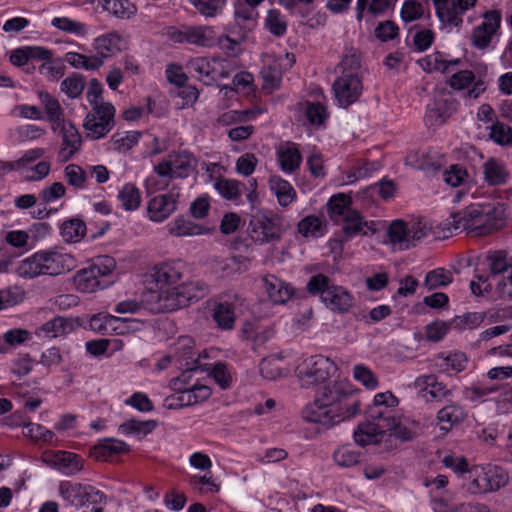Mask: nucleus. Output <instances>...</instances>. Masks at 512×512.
<instances>
[{"instance_id":"1","label":"nucleus","mask_w":512,"mask_h":512,"mask_svg":"<svg viewBox=\"0 0 512 512\" xmlns=\"http://www.w3.org/2000/svg\"><path fill=\"white\" fill-rule=\"evenodd\" d=\"M336 371L327 357L315 355L304 359L296 368V376L304 388L323 385L321 392L302 410V418L310 423L333 427L350 420L360 412V401L344 381H330Z\"/></svg>"},{"instance_id":"2","label":"nucleus","mask_w":512,"mask_h":512,"mask_svg":"<svg viewBox=\"0 0 512 512\" xmlns=\"http://www.w3.org/2000/svg\"><path fill=\"white\" fill-rule=\"evenodd\" d=\"M186 266L180 260L155 264L148 277L152 286L142 295V305L152 313L173 312L206 293L199 282L184 281Z\"/></svg>"},{"instance_id":"3","label":"nucleus","mask_w":512,"mask_h":512,"mask_svg":"<svg viewBox=\"0 0 512 512\" xmlns=\"http://www.w3.org/2000/svg\"><path fill=\"white\" fill-rule=\"evenodd\" d=\"M78 266L76 258L62 249L52 247L39 250L20 261L16 272L20 277L32 279L38 276H58Z\"/></svg>"},{"instance_id":"4","label":"nucleus","mask_w":512,"mask_h":512,"mask_svg":"<svg viewBox=\"0 0 512 512\" xmlns=\"http://www.w3.org/2000/svg\"><path fill=\"white\" fill-rule=\"evenodd\" d=\"M307 290L312 295H319L324 305L333 312L344 314L353 306L352 294L324 274L312 276L307 283Z\"/></svg>"},{"instance_id":"5","label":"nucleus","mask_w":512,"mask_h":512,"mask_svg":"<svg viewBox=\"0 0 512 512\" xmlns=\"http://www.w3.org/2000/svg\"><path fill=\"white\" fill-rule=\"evenodd\" d=\"M181 370V375L172 378L169 383L170 388L178 393L177 396H171L166 399L167 406L170 409L194 405L208 399L211 395V390L208 386L198 383L197 380L191 383L192 373L200 369L183 368Z\"/></svg>"},{"instance_id":"6","label":"nucleus","mask_w":512,"mask_h":512,"mask_svg":"<svg viewBox=\"0 0 512 512\" xmlns=\"http://www.w3.org/2000/svg\"><path fill=\"white\" fill-rule=\"evenodd\" d=\"M508 482L507 471L499 466H474L468 471L463 486L469 494L480 495L495 492Z\"/></svg>"},{"instance_id":"7","label":"nucleus","mask_w":512,"mask_h":512,"mask_svg":"<svg viewBox=\"0 0 512 512\" xmlns=\"http://www.w3.org/2000/svg\"><path fill=\"white\" fill-rule=\"evenodd\" d=\"M115 268L116 261L113 257L100 256L89 267L81 269L75 274L74 285L78 291L83 293H93L104 289L110 285V282L104 278L110 275Z\"/></svg>"},{"instance_id":"8","label":"nucleus","mask_w":512,"mask_h":512,"mask_svg":"<svg viewBox=\"0 0 512 512\" xmlns=\"http://www.w3.org/2000/svg\"><path fill=\"white\" fill-rule=\"evenodd\" d=\"M431 232V227L425 220L403 221L395 220L388 228L391 244L401 250L414 247Z\"/></svg>"},{"instance_id":"9","label":"nucleus","mask_w":512,"mask_h":512,"mask_svg":"<svg viewBox=\"0 0 512 512\" xmlns=\"http://www.w3.org/2000/svg\"><path fill=\"white\" fill-rule=\"evenodd\" d=\"M58 491L64 501L77 507H83L86 504L98 505L106 501L103 492L88 484L62 481Z\"/></svg>"},{"instance_id":"10","label":"nucleus","mask_w":512,"mask_h":512,"mask_svg":"<svg viewBox=\"0 0 512 512\" xmlns=\"http://www.w3.org/2000/svg\"><path fill=\"white\" fill-rule=\"evenodd\" d=\"M197 167L194 155L183 150L172 152L167 158L154 167V171L160 177L187 178Z\"/></svg>"},{"instance_id":"11","label":"nucleus","mask_w":512,"mask_h":512,"mask_svg":"<svg viewBox=\"0 0 512 512\" xmlns=\"http://www.w3.org/2000/svg\"><path fill=\"white\" fill-rule=\"evenodd\" d=\"M477 0H433L436 15L441 26L447 31L459 28L463 14L473 8Z\"/></svg>"},{"instance_id":"12","label":"nucleus","mask_w":512,"mask_h":512,"mask_svg":"<svg viewBox=\"0 0 512 512\" xmlns=\"http://www.w3.org/2000/svg\"><path fill=\"white\" fill-rule=\"evenodd\" d=\"M115 108L110 104L92 107L86 115L83 127L91 139H100L114 127Z\"/></svg>"},{"instance_id":"13","label":"nucleus","mask_w":512,"mask_h":512,"mask_svg":"<svg viewBox=\"0 0 512 512\" xmlns=\"http://www.w3.org/2000/svg\"><path fill=\"white\" fill-rule=\"evenodd\" d=\"M174 367L177 369H201L208 370L207 365L201 363L202 357H207L206 351L202 353L195 351V342L191 337H180L174 345L173 351Z\"/></svg>"},{"instance_id":"14","label":"nucleus","mask_w":512,"mask_h":512,"mask_svg":"<svg viewBox=\"0 0 512 512\" xmlns=\"http://www.w3.org/2000/svg\"><path fill=\"white\" fill-rule=\"evenodd\" d=\"M332 90L337 104L347 108L355 103L363 92L361 76L356 74L338 75L332 85Z\"/></svg>"},{"instance_id":"15","label":"nucleus","mask_w":512,"mask_h":512,"mask_svg":"<svg viewBox=\"0 0 512 512\" xmlns=\"http://www.w3.org/2000/svg\"><path fill=\"white\" fill-rule=\"evenodd\" d=\"M504 222L505 214L501 205L483 204L469 235L474 237L489 235L501 229Z\"/></svg>"},{"instance_id":"16","label":"nucleus","mask_w":512,"mask_h":512,"mask_svg":"<svg viewBox=\"0 0 512 512\" xmlns=\"http://www.w3.org/2000/svg\"><path fill=\"white\" fill-rule=\"evenodd\" d=\"M250 238L259 244L269 243L280 239L281 230L272 217L265 214L253 215L249 222Z\"/></svg>"},{"instance_id":"17","label":"nucleus","mask_w":512,"mask_h":512,"mask_svg":"<svg viewBox=\"0 0 512 512\" xmlns=\"http://www.w3.org/2000/svg\"><path fill=\"white\" fill-rule=\"evenodd\" d=\"M240 306L241 299L237 294L222 295L215 304L212 313L217 326L224 330L233 329Z\"/></svg>"},{"instance_id":"18","label":"nucleus","mask_w":512,"mask_h":512,"mask_svg":"<svg viewBox=\"0 0 512 512\" xmlns=\"http://www.w3.org/2000/svg\"><path fill=\"white\" fill-rule=\"evenodd\" d=\"M56 131H52L61 137V146L58 151V161L65 163L72 159L82 146V138L73 123L67 121L62 123Z\"/></svg>"},{"instance_id":"19","label":"nucleus","mask_w":512,"mask_h":512,"mask_svg":"<svg viewBox=\"0 0 512 512\" xmlns=\"http://www.w3.org/2000/svg\"><path fill=\"white\" fill-rule=\"evenodd\" d=\"M393 424L381 419H370L359 424L354 431L353 438L356 444L365 447L371 444L379 443L384 435L390 431Z\"/></svg>"},{"instance_id":"20","label":"nucleus","mask_w":512,"mask_h":512,"mask_svg":"<svg viewBox=\"0 0 512 512\" xmlns=\"http://www.w3.org/2000/svg\"><path fill=\"white\" fill-rule=\"evenodd\" d=\"M501 23V14L497 10H491L484 14L481 24L476 26L472 32V43L479 49L486 48L499 29Z\"/></svg>"},{"instance_id":"21","label":"nucleus","mask_w":512,"mask_h":512,"mask_svg":"<svg viewBox=\"0 0 512 512\" xmlns=\"http://www.w3.org/2000/svg\"><path fill=\"white\" fill-rule=\"evenodd\" d=\"M482 205L483 204H471L461 212L452 213L450 219L442 224L445 226L443 229V237L451 236L453 231L458 229L466 231L469 235L476 222V218L480 213Z\"/></svg>"},{"instance_id":"22","label":"nucleus","mask_w":512,"mask_h":512,"mask_svg":"<svg viewBox=\"0 0 512 512\" xmlns=\"http://www.w3.org/2000/svg\"><path fill=\"white\" fill-rule=\"evenodd\" d=\"M448 84L454 90L468 88L465 96L470 99H477L486 90L485 82L482 79H476L475 74L470 70H461L454 73Z\"/></svg>"},{"instance_id":"23","label":"nucleus","mask_w":512,"mask_h":512,"mask_svg":"<svg viewBox=\"0 0 512 512\" xmlns=\"http://www.w3.org/2000/svg\"><path fill=\"white\" fill-rule=\"evenodd\" d=\"M173 39L180 43H189L197 46H212L215 40L214 30L209 26L185 27L173 35Z\"/></svg>"},{"instance_id":"24","label":"nucleus","mask_w":512,"mask_h":512,"mask_svg":"<svg viewBox=\"0 0 512 512\" xmlns=\"http://www.w3.org/2000/svg\"><path fill=\"white\" fill-rule=\"evenodd\" d=\"M398 405V399L392 392L377 393L374 396L373 404L368 409L370 419H381L393 424V411L391 408Z\"/></svg>"},{"instance_id":"25","label":"nucleus","mask_w":512,"mask_h":512,"mask_svg":"<svg viewBox=\"0 0 512 512\" xmlns=\"http://www.w3.org/2000/svg\"><path fill=\"white\" fill-rule=\"evenodd\" d=\"M456 110L451 97L435 98L427 107L425 121L429 126H440Z\"/></svg>"},{"instance_id":"26","label":"nucleus","mask_w":512,"mask_h":512,"mask_svg":"<svg viewBox=\"0 0 512 512\" xmlns=\"http://www.w3.org/2000/svg\"><path fill=\"white\" fill-rule=\"evenodd\" d=\"M176 206L177 201L172 193L158 195L148 202V217L154 222H162L176 210Z\"/></svg>"},{"instance_id":"27","label":"nucleus","mask_w":512,"mask_h":512,"mask_svg":"<svg viewBox=\"0 0 512 512\" xmlns=\"http://www.w3.org/2000/svg\"><path fill=\"white\" fill-rule=\"evenodd\" d=\"M263 67L260 74L263 79L264 89H276L279 87L282 79V61L280 58L272 54L265 53L262 55Z\"/></svg>"},{"instance_id":"28","label":"nucleus","mask_w":512,"mask_h":512,"mask_svg":"<svg viewBox=\"0 0 512 512\" xmlns=\"http://www.w3.org/2000/svg\"><path fill=\"white\" fill-rule=\"evenodd\" d=\"M277 160L284 173L291 174L299 169L302 155L297 144L286 142L277 149Z\"/></svg>"},{"instance_id":"29","label":"nucleus","mask_w":512,"mask_h":512,"mask_svg":"<svg viewBox=\"0 0 512 512\" xmlns=\"http://www.w3.org/2000/svg\"><path fill=\"white\" fill-rule=\"evenodd\" d=\"M468 359L463 352L455 351L447 355L441 353L434 358L437 371L448 375L456 374L466 368Z\"/></svg>"},{"instance_id":"30","label":"nucleus","mask_w":512,"mask_h":512,"mask_svg":"<svg viewBox=\"0 0 512 512\" xmlns=\"http://www.w3.org/2000/svg\"><path fill=\"white\" fill-rule=\"evenodd\" d=\"M129 445L118 439L106 438L99 441L91 450V456L99 461H108L111 457L129 452Z\"/></svg>"},{"instance_id":"31","label":"nucleus","mask_w":512,"mask_h":512,"mask_svg":"<svg viewBox=\"0 0 512 512\" xmlns=\"http://www.w3.org/2000/svg\"><path fill=\"white\" fill-rule=\"evenodd\" d=\"M265 292L274 304L286 303L293 294V289L274 275H267L263 278Z\"/></svg>"},{"instance_id":"32","label":"nucleus","mask_w":512,"mask_h":512,"mask_svg":"<svg viewBox=\"0 0 512 512\" xmlns=\"http://www.w3.org/2000/svg\"><path fill=\"white\" fill-rule=\"evenodd\" d=\"M340 223H342V241H349L359 234L365 235V228L374 231L372 228L373 223L369 224L364 221L362 215L356 210L348 212V215Z\"/></svg>"},{"instance_id":"33","label":"nucleus","mask_w":512,"mask_h":512,"mask_svg":"<svg viewBox=\"0 0 512 512\" xmlns=\"http://www.w3.org/2000/svg\"><path fill=\"white\" fill-rule=\"evenodd\" d=\"M38 95L45 110L47 120L50 123L51 130L56 131L55 128H57L62 123L67 122L65 120L64 109L61 107L58 99L53 97L48 92L40 91Z\"/></svg>"},{"instance_id":"34","label":"nucleus","mask_w":512,"mask_h":512,"mask_svg":"<svg viewBox=\"0 0 512 512\" xmlns=\"http://www.w3.org/2000/svg\"><path fill=\"white\" fill-rule=\"evenodd\" d=\"M52 463L66 476H73L83 469V459L79 455L68 451H57L53 455Z\"/></svg>"},{"instance_id":"35","label":"nucleus","mask_w":512,"mask_h":512,"mask_svg":"<svg viewBox=\"0 0 512 512\" xmlns=\"http://www.w3.org/2000/svg\"><path fill=\"white\" fill-rule=\"evenodd\" d=\"M460 59H446L445 55L441 52H434L418 60L420 67L429 73L441 72L445 73L451 66L460 65Z\"/></svg>"},{"instance_id":"36","label":"nucleus","mask_w":512,"mask_h":512,"mask_svg":"<svg viewBox=\"0 0 512 512\" xmlns=\"http://www.w3.org/2000/svg\"><path fill=\"white\" fill-rule=\"evenodd\" d=\"M485 182L490 186H499L507 182L509 172L503 162L490 158L483 164Z\"/></svg>"},{"instance_id":"37","label":"nucleus","mask_w":512,"mask_h":512,"mask_svg":"<svg viewBox=\"0 0 512 512\" xmlns=\"http://www.w3.org/2000/svg\"><path fill=\"white\" fill-rule=\"evenodd\" d=\"M73 329V324L71 321L64 317H54L53 319L47 321L43 325H41L36 330V334L40 338H56L63 336Z\"/></svg>"},{"instance_id":"38","label":"nucleus","mask_w":512,"mask_h":512,"mask_svg":"<svg viewBox=\"0 0 512 512\" xmlns=\"http://www.w3.org/2000/svg\"><path fill=\"white\" fill-rule=\"evenodd\" d=\"M120 36L116 32H108L94 39L92 44L97 56H101L102 61L113 56L120 51Z\"/></svg>"},{"instance_id":"39","label":"nucleus","mask_w":512,"mask_h":512,"mask_svg":"<svg viewBox=\"0 0 512 512\" xmlns=\"http://www.w3.org/2000/svg\"><path fill=\"white\" fill-rule=\"evenodd\" d=\"M167 230L176 237L197 236L210 232L208 228L182 217H177L173 222L169 223Z\"/></svg>"},{"instance_id":"40","label":"nucleus","mask_w":512,"mask_h":512,"mask_svg":"<svg viewBox=\"0 0 512 512\" xmlns=\"http://www.w3.org/2000/svg\"><path fill=\"white\" fill-rule=\"evenodd\" d=\"M214 57H195L187 63L189 71L205 85H213Z\"/></svg>"},{"instance_id":"41","label":"nucleus","mask_w":512,"mask_h":512,"mask_svg":"<svg viewBox=\"0 0 512 512\" xmlns=\"http://www.w3.org/2000/svg\"><path fill=\"white\" fill-rule=\"evenodd\" d=\"M270 190L277 197L278 203L282 207H287L296 198V191L292 185L280 176H271L269 179Z\"/></svg>"},{"instance_id":"42","label":"nucleus","mask_w":512,"mask_h":512,"mask_svg":"<svg viewBox=\"0 0 512 512\" xmlns=\"http://www.w3.org/2000/svg\"><path fill=\"white\" fill-rule=\"evenodd\" d=\"M362 452L355 449L351 444H344L337 447L332 459L334 463L341 468H352L361 462Z\"/></svg>"},{"instance_id":"43","label":"nucleus","mask_w":512,"mask_h":512,"mask_svg":"<svg viewBox=\"0 0 512 512\" xmlns=\"http://www.w3.org/2000/svg\"><path fill=\"white\" fill-rule=\"evenodd\" d=\"M490 274L492 276L512 273V256L503 250L490 251L486 255Z\"/></svg>"},{"instance_id":"44","label":"nucleus","mask_w":512,"mask_h":512,"mask_svg":"<svg viewBox=\"0 0 512 512\" xmlns=\"http://www.w3.org/2000/svg\"><path fill=\"white\" fill-rule=\"evenodd\" d=\"M104 11L120 19H130L137 13V7L129 0H99Z\"/></svg>"},{"instance_id":"45","label":"nucleus","mask_w":512,"mask_h":512,"mask_svg":"<svg viewBox=\"0 0 512 512\" xmlns=\"http://www.w3.org/2000/svg\"><path fill=\"white\" fill-rule=\"evenodd\" d=\"M258 11L249 5L238 3L235 6V24L244 32L252 31L257 25Z\"/></svg>"},{"instance_id":"46","label":"nucleus","mask_w":512,"mask_h":512,"mask_svg":"<svg viewBox=\"0 0 512 512\" xmlns=\"http://www.w3.org/2000/svg\"><path fill=\"white\" fill-rule=\"evenodd\" d=\"M465 418L463 408L457 404H450L438 411L437 419L440 429L448 432L454 425L460 423Z\"/></svg>"},{"instance_id":"47","label":"nucleus","mask_w":512,"mask_h":512,"mask_svg":"<svg viewBox=\"0 0 512 512\" xmlns=\"http://www.w3.org/2000/svg\"><path fill=\"white\" fill-rule=\"evenodd\" d=\"M351 200L349 197L338 194L332 196L326 204L327 213L330 219L339 224L341 220L353 209L350 208Z\"/></svg>"},{"instance_id":"48","label":"nucleus","mask_w":512,"mask_h":512,"mask_svg":"<svg viewBox=\"0 0 512 512\" xmlns=\"http://www.w3.org/2000/svg\"><path fill=\"white\" fill-rule=\"evenodd\" d=\"M213 187L224 199L236 202L241 198L244 184L234 179L219 177Z\"/></svg>"},{"instance_id":"49","label":"nucleus","mask_w":512,"mask_h":512,"mask_svg":"<svg viewBox=\"0 0 512 512\" xmlns=\"http://www.w3.org/2000/svg\"><path fill=\"white\" fill-rule=\"evenodd\" d=\"M416 385L426 391L432 399L441 400L450 395V390L442 383L438 382L435 375H423L416 379Z\"/></svg>"},{"instance_id":"50","label":"nucleus","mask_w":512,"mask_h":512,"mask_svg":"<svg viewBox=\"0 0 512 512\" xmlns=\"http://www.w3.org/2000/svg\"><path fill=\"white\" fill-rule=\"evenodd\" d=\"M60 234L65 242L77 243L86 234V224L80 218L67 219L60 226Z\"/></svg>"},{"instance_id":"51","label":"nucleus","mask_w":512,"mask_h":512,"mask_svg":"<svg viewBox=\"0 0 512 512\" xmlns=\"http://www.w3.org/2000/svg\"><path fill=\"white\" fill-rule=\"evenodd\" d=\"M297 230L303 237L318 238L324 235L326 224L321 217L308 215L298 222Z\"/></svg>"},{"instance_id":"52","label":"nucleus","mask_w":512,"mask_h":512,"mask_svg":"<svg viewBox=\"0 0 512 512\" xmlns=\"http://www.w3.org/2000/svg\"><path fill=\"white\" fill-rule=\"evenodd\" d=\"M361 53L356 48H346L341 62L336 67L338 75L356 74L360 75Z\"/></svg>"},{"instance_id":"53","label":"nucleus","mask_w":512,"mask_h":512,"mask_svg":"<svg viewBox=\"0 0 512 512\" xmlns=\"http://www.w3.org/2000/svg\"><path fill=\"white\" fill-rule=\"evenodd\" d=\"M51 25L59 31L72 34L77 37H85L88 34V27L85 23L66 16L54 17L51 20Z\"/></svg>"},{"instance_id":"54","label":"nucleus","mask_w":512,"mask_h":512,"mask_svg":"<svg viewBox=\"0 0 512 512\" xmlns=\"http://www.w3.org/2000/svg\"><path fill=\"white\" fill-rule=\"evenodd\" d=\"M156 425L157 423L154 420L139 421L130 419L118 427V432L125 436L135 435L141 438L151 433L156 428Z\"/></svg>"},{"instance_id":"55","label":"nucleus","mask_w":512,"mask_h":512,"mask_svg":"<svg viewBox=\"0 0 512 512\" xmlns=\"http://www.w3.org/2000/svg\"><path fill=\"white\" fill-rule=\"evenodd\" d=\"M397 0H357L356 18L361 21L364 17L366 9L372 15L384 13L387 9L395 4Z\"/></svg>"},{"instance_id":"56","label":"nucleus","mask_w":512,"mask_h":512,"mask_svg":"<svg viewBox=\"0 0 512 512\" xmlns=\"http://www.w3.org/2000/svg\"><path fill=\"white\" fill-rule=\"evenodd\" d=\"M64 180L76 190H83L87 186L86 171L77 164H68L63 170Z\"/></svg>"},{"instance_id":"57","label":"nucleus","mask_w":512,"mask_h":512,"mask_svg":"<svg viewBox=\"0 0 512 512\" xmlns=\"http://www.w3.org/2000/svg\"><path fill=\"white\" fill-rule=\"evenodd\" d=\"M452 281L453 274L451 271L444 268H436L426 274L424 286L428 290H435L449 285Z\"/></svg>"},{"instance_id":"58","label":"nucleus","mask_w":512,"mask_h":512,"mask_svg":"<svg viewBox=\"0 0 512 512\" xmlns=\"http://www.w3.org/2000/svg\"><path fill=\"white\" fill-rule=\"evenodd\" d=\"M118 199L127 211L136 210L141 203V193L132 183L125 184L118 193Z\"/></svg>"},{"instance_id":"59","label":"nucleus","mask_w":512,"mask_h":512,"mask_svg":"<svg viewBox=\"0 0 512 512\" xmlns=\"http://www.w3.org/2000/svg\"><path fill=\"white\" fill-rule=\"evenodd\" d=\"M141 137L137 131H128L125 133H116L111 138L112 148L119 152H125L135 146Z\"/></svg>"},{"instance_id":"60","label":"nucleus","mask_w":512,"mask_h":512,"mask_svg":"<svg viewBox=\"0 0 512 512\" xmlns=\"http://www.w3.org/2000/svg\"><path fill=\"white\" fill-rule=\"evenodd\" d=\"M189 3L203 16L215 17L220 14L226 0H188Z\"/></svg>"},{"instance_id":"61","label":"nucleus","mask_w":512,"mask_h":512,"mask_svg":"<svg viewBox=\"0 0 512 512\" xmlns=\"http://www.w3.org/2000/svg\"><path fill=\"white\" fill-rule=\"evenodd\" d=\"M84 87L85 80L80 74H73L65 78L60 85L61 91L71 99L78 98L82 94Z\"/></svg>"},{"instance_id":"62","label":"nucleus","mask_w":512,"mask_h":512,"mask_svg":"<svg viewBox=\"0 0 512 512\" xmlns=\"http://www.w3.org/2000/svg\"><path fill=\"white\" fill-rule=\"evenodd\" d=\"M305 116L311 125L321 126L327 120L329 113L324 104L320 102H307Z\"/></svg>"},{"instance_id":"63","label":"nucleus","mask_w":512,"mask_h":512,"mask_svg":"<svg viewBox=\"0 0 512 512\" xmlns=\"http://www.w3.org/2000/svg\"><path fill=\"white\" fill-rule=\"evenodd\" d=\"M496 391L497 387L495 385L479 382L473 384L470 387H466L463 391V394L465 398L471 402H480Z\"/></svg>"},{"instance_id":"64","label":"nucleus","mask_w":512,"mask_h":512,"mask_svg":"<svg viewBox=\"0 0 512 512\" xmlns=\"http://www.w3.org/2000/svg\"><path fill=\"white\" fill-rule=\"evenodd\" d=\"M489 137L499 145H510L512 144V128L496 121L490 126Z\"/></svg>"}]
</instances>
